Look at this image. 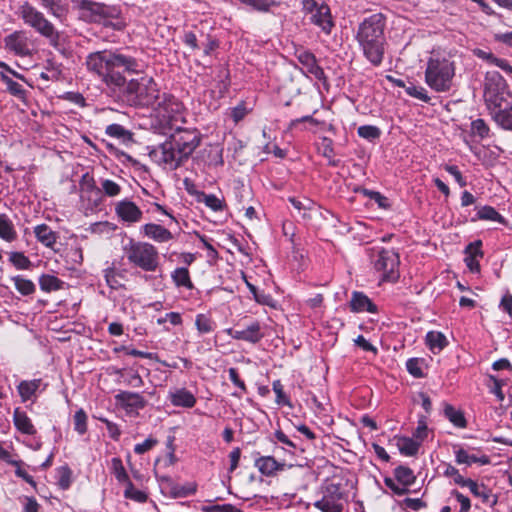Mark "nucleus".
Here are the masks:
<instances>
[{
	"instance_id": "12",
	"label": "nucleus",
	"mask_w": 512,
	"mask_h": 512,
	"mask_svg": "<svg viewBox=\"0 0 512 512\" xmlns=\"http://www.w3.org/2000/svg\"><path fill=\"white\" fill-rule=\"evenodd\" d=\"M115 400L128 414L137 412L146 406L145 399L135 392L121 391L115 395Z\"/></svg>"
},
{
	"instance_id": "27",
	"label": "nucleus",
	"mask_w": 512,
	"mask_h": 512,
	"mask_svg": "<svg viewBox=\"0 0 512 512\" xmlns=\"http://www.w3.org/2000/svg\"><path fill=\"white\" fill-rule=\"evenodd\" d=\"M42 385L41 379H33V380H23L21 381L18 386L17 390L21 397L22 402H26L28 400H31L40 386Z\"/></svg>"
},
{
	"instance_id": "8",
	"label": "nucleus",
	"mask_w": 512,
	"mask_h": 512,
	"mask_svg": "<svg viewBox=\"0 0 512 512\" xmlns=\"http://www.w3.org/2000/svg\"><path fill=\"white\" fill-rule=\"evenodd\" d=\"M371 262L376 271L381 273L383 280L396 281L399 277V255L393 249L380 248L375 250Z\"/></svg>"
},
{
	"instance_id": "5",
	"label": "nucleus",
	"mask_w": 512,
	"mask_h": 512,
	"mask_svg": "<svg viewBox=\"0 0 512 512\" xmlns=\"http://www.w3.org/2000/svg\"><path fill=\"white\" fill-rule=\"evenodd\" d=\"M455 64L445 56L433 55L426 65L425 83L434 91L443 93L452 88Z\"/></svg>"
},
{
	"instance_id": "64",
	"label": "nucleus",
	"mask_w": 512,
	"mask_h": 512,
	"mask_svg": "<svg viewBox=\"0 0 512 512\" xmlns=\"http://www.w3.org/2000/svg\"><path fill=\"white\" fill-rule=\"evenodd\" d=\"M451 494L460 503V506H461L460 512H468L470 510L471 502H470V499L467 496L463 495L462 493H460L457 490H453L451 492Z\"/></svg>"
},
{
	"instance_id": "45",
	"label": "nucleus",
	"mask_w": 512,
	"mask_h": 512,
	"mask_svg": "<svg viewBox=\"0 0 512 512\" xmlns=\"http://www.w3.org/2000/svg\"><path fill=\"white\" fill-rule=\"evenodd\" d=\"M357 133L361 138L373 141L380 137L381 130L377 126L362 125L357 129Z\"/></svg>"
},
{
	"instance_id": "30",
	"label": "nucleus",
	"mask_w": 512,
	"mask_h": 512,
	"mask_svg": "<svg viewBox=\"0 0 512 512\" xmlns=\"http://www.w3.org/2000/svg\"><path fill=\"white\" fill-rule=\"evenodd\" d=\"M194 248H197V253L204 251L206 258L209 263L216 260L218 253L214 247L201 235L194 232Z\"/></svg>"
},
{
	"instance_id": "34",
	"label": "nucleus",
	"mask_w": 512,
	"mask_h": 512,
	"mask_svg": "<svg viewBox=\"0 0 512 512\" xmlns=\"http://www.w3.org/2000/svg\"><path fill=\"white\" fill-rule=\"evenodd\" d=\"M64 282L54 275L43 274L39 278V286L44 292L57 291L63 288Z\"/></svg>"
},
{
	"instance_id": "41",
	"label": "nucleus",
	"mask_w": 512,
	"mask_h": 512,
	"mask_svg": "<svg viewBox=\"0 0 512 512\" xmlns=\"http://www.w3.org/2000/svg\"><path fill=\"white\" fill-rule=\"evenodd\" d=\"M106 134L110 137L120 139L122 141L130 140L131 133L126 130L122 125L119 124H110L106 127Z\"/></svg>"
},
{
	"instance_id": "2",
	"label": "nucleus",
	"mask_w": 512,
	"mask_h": 512,
	"mask_svg": "<svg viewBox=\"0 0 512 512\" xmlns=\"http://www.w3.org/2000/svg\"><path fill=\"white\" fill-rule=\"evenodd\" d=\"M384 17L373 14L359 25L357 40L367 60L374 66L381 64L384 56Z\"/></svg>"
},
{
	"instance_id": "60",
	"label": "nucleus",
	"mask_w": 512,
	"mask_h": 512,
	"mask_svg": "<svg viewBox=\"0 0 512 512\" xmlns=\"http://www.w3.org/2000/svg\"><path fill=\"white\" fill-rule=\"evenodd\" d=\"M203 512H233L234 507L231 504L214 505L211 503L204 504L200 507Z\"/></svg>"
},
{
	"instance_id": "20",
	"label": "nucleus",
	"mask_w": 512,
	"mask_h": 512,
	"mask_svg": "<svg viewBox=\"0 0 512 512\" xmlns=\"http://www.w3.org/2000/svg\"><path fill=\"white\" fill-rule=\"evenodd\" d=\"M298 61L306 68L307 72L316 79L321 80L324 77L323 69L317 64L314 54L309 51L301 50L297 53Z\"/></svg>"
},
{
	"instance_id": "7",
	"label": "nucleus",
	"mask_w": 512,
	"mask_h": 512,
	"mask_svg": "<svg viewBox=\"0 0 512 512\" xmlns=\"http://www.w3.org/2000/svg\"><path fill=\"white\" fill-rule=\"evenodd\" d=\"M124 254L129 263L144 271L154 272L159 266L158 251L150 243L131 240L124 247Z\"/></svg>"
},
{
	"instance_id": "14",
	"label": "nucleus",
	"mask_w": 512,
	"mask_h": 512,
	"mask_svg": "<svg viewBox=\"0 0 512 512\" xmlns=\"http://www.w3.org/2000/svg\"><path fill=\"white\" fill-rule=\"evenodd\" d=\"M228 334L235 340H243L252 344L258 343L264 334L261 331L259 322H252L250 325L243 329H229Z\"/></svg>"
},
{
	"instance_id": "43",
	"label": "nucleus",
	"mask_w": 512,
	"mask_h": 512,
	"mask_svg": "<svg viewBox=\"0 0 512 512\" xmlns=\"http://www.w3.org/2000/svg\"><path fill=\"white\" fill-rule=\"evenodd\" d=\"M195 324H196L197 330L200 333H210L216 327L215 323L206 314L197 315Z\"/></svg>"
},
{
	"instance_id": "3",
	"label": "nucleus",
	"mask_w": 512,
	"mask_h": 512,
	"mask_svg": "<svg viewBox=\"0 0 512 512\" xmlns=\"http://www.w3.org/2000/svg\"><path fill=\"white\" fill-rule=\"evenodd\" d=\"M192 154V145L190 140L185 136H177L172 134V141L165 142L150 151L151 160L158 165L169 166L171 169H177Z\"/></svg>"
},
{
	"instance_id": "48",
	"label": "nucleus",
	"mask_w": 512,
	"mask_h": 512,
	"mask_svg": "<svg viewBox=\"0 0 512 512\" xmlns=\"http://www.w3.org/2000/svg\"><path fill=\"white\" fill-rule=\"evenodd\" d=\"M405 91L409 96L419 99L423 102L428 103L430 101V97L428 96L426 89L422 86H416L411 83L409 86L405 87Z\"/></svg>"
},
{
	"instance_id": "59",
	"label": "nucleus",
	"mask_w": 512,
	"mask_h": 512,
	"mask_svg": "<svg viewBox=\"0 0 512 512\" xmlns=\"http://www.w3.org/2000/svg\"><path fill=\"white\" fill-rule=\"evenodd\" d=\"M444 475L446 477H452L454 482L457 484V485H460L462 486V484L465 482V480L467 478H464L460 473H459V470L456 469L454 466H452L451 464H447L446 467H445V470H444Z\"/></svg>"
},
{
	"instance_id": "58",
	"label": "nucleus",
	"mask_w": 512,
	"mask_h": 512,
	"mask_svg": "<svg viewBox=\"0 0 512 512\" xmlns=\"http://www.w3.org/2000/svg\"><path fill=\"white\" fill-rule=\"evenodd\" d=\"M289 202L293 205V207L298 210L299 212L303 211L302 216L306 217V211L311 209V206L313 205L312 201L309 199H304L303 201L300 199H297L295 197H290Z\"/></svg>"
},
{
	"instance_id": "47",
	"label": "nucleus",
	"mask_w": 512,
	"mask_h": 512,
	"mask_svg": "<svg viewBox=\"0 0 512 512\" xmlns=\"http://www.w3.org/2000/svg\"><path fill=\"white\" fill-rule=\"evenodd\" d=\"M272 388H273L274 393L276 394L275 401L278 405H283V406H288V407L292 406L290 399L284 393L283 385L280 380L273 381Z\"/></svg>"
},
{
	"instance_id": "21",
	"label": "nucleus",
	"mask_w": 512,
	"mask_h": 512,
	"mask_svg": "<svg viewBox=\"0 0 512 512\" xmlns=\"http://www.w3.org/2000/svg\"><path fill=\"white\" fill-rule=\"evenodd\" d=\"M41 6L54 18L63 21L69 11L67 0H39Z\"/></svg>"
},
{
	"instance_id": "40",
	"label": "nucleus",
	"mask_w": 512,
	"mask_h": 512,
	"mask_svg": "<svg viewBox=\"0 0 512 512\" xmlns=\"http://www.w3.org/2000/svg\"><path fill=\"white\" fill-rule=\"evenodd\" d=\"M16 290L22 295H30L35 291V284L22 276L12 277Z\"/></svg>"
},
{
	"instance_id": "9",
	"label": "nucleus",
	"mask_w": 512,
	"mask_h": 512,
	"mask_svg": "<svg viewBox=\"0 0 512 512\" xmlns=\"http://www.w3.org/2000/svg\"><path fill=\"white\" fill-rule=\"evenodd\" d=\"M484 98L487 106H499L500 102L507 101L510 97L507 83L497 71H489L485 76Z\"/></svg>"
},
{
	"instance_id": "6",
	"label": "nucleus",
	"mask_w": 512,
	"mask_h": 512,
	"mask_svg": "<svg viewBox=\"0 0 512 512\" xmlns=\"http://www.w3.org/2000/svg\"><path fill=\"white\" fill-rule=\"evenodd\" d=\"M153 108L158 117L175 131L174 134H177V136H182L181 133H185L187 136L190 135L188 129L182 126L186 123L184 107L174 96L163 93L159 96ZM187 138L189 139V137Z\"/></svg>"
},
{
	"instance_id": "38",
	"label": "nucleus",
	"mask_w": 512,
	"mask_h": 512,
	"mask_svg": "<svg viewBox=\"0 0 512 512\" xmlns=\"http://www.w3.org/2000/svg\"><path fill=\"white\" fill-rule=\"evenodd\" d=\"M111 472L120 483H128L130 481L129 476L123 466L122 460L118 457H114L111 460L110 465Z\"/></svg>"
},
{
	"instance_id": "33",
	"label": "nucleus",
	"mask_w": 512,
	"mask_h": 512,
	"mask_svg": "<svg viewBox=\"0 0 512 512\" xmlns=\"http://www.w3.org/2000/svg\"><path fill=\"white\" fill-rule=\"evenodd\" d=\"M476 217L480 220L498 222L502 225L507 224V220L494 207L488 205L479 208Z\"/></svg>"
},
{
	"instance_id": "24",
	"label": "nucleus",
	"mask_w": 512,
	"mask_h": 512,
	"mask_svg": "<svg viewBox=\"0 0 512 512\" xmlns=\"http://www.w3.org/2000/svg\"><path fill=\"white\" fill-rule=\"evenodd\" d=\"M34 234L36 239L44 246L48 248H53L56 244L59 235L57 232L53 231L48 225L41 224L37 225L34 228Z\"/></svg>"
},
{
	"instance_id": "28",
	"label": "nucleus",
	"mask_w": 512,
	"mask_h": 512,
	"mask_svg": "<svg viewBox=\"0 0 512 512\" xmlns=\"http://www.w3.org/2000/svg\"><path fill=\"white\" fill-rule=\"evenodd\" d=\"M194 199L199 203H204L212 211H221L224 208V200L214 194H206L202 191L194 190Z\"/></svg>"
},
{
	"instance_id": "36",
	"label": "nucleus",
	"mask_w": 512,
	"mask_h": 512,
	"mask_svg": "<svg viewBox=\"0 0 512 512\" xmlns=\"http://www.w3.org/2000/svg\"><path fill=\"white\" fill-rule=\"evenodd\" d=\"M394 475L396 480L407 488L416 480L413 470L406 466H398L394 470Z\"/></svg>"
},
{
	"instance_id": "44",
	"label": "nucleus",
	"mask_w": 512,
	"mask_h": 512,
	"mask_svg": "<svg viewBox=\"0 0 512 512\" xmlns=\"http://www.w3.org/2000/svg\"><path fill=\"white\" fill-rule=\"evenodd\" d=\"M241 3L252 7L260 12H268L270 8L277 5L275 0H239Z\"/></svg>"
},
{
	"instance_id": "29",
	"label": "nucleus",
	"mask_w": 512,
	"mask_h": 512,
	"mask_svg": "<svg viewBox=\"0 0 512 512\" xmlns=\"http://www.w3.org/2000/svg\"><path fill=\"white\" fill-rule=\"evenodd\" d=\"M168 398L174 406L192 407V394L184 388L170 390Z\"/></svg>"
},
{
	"instance_id": "16",
	"label": "nucleus",
	"mask_w": 512,
	"mask_h": 512,
	"mask_svg": "<svg viewBox=\"0 0 512 512\" xmlns=\"http://www.w3.org/2000/svg\"><path fill=\"white\" fill-rule=\"evenodd\" d=\"M116 213L123 221L130 223L138 222L142 217L141 210L129 200L120 201L116 205Z\"/></svg>"
},
{
	"instance_id": "54",
	"label": "nucleus",
	"mask_w": 512,
	"mask_h": 512,
	"mask_svg": "<svg viewBox=\"0 0 512 512\" xmlns=\"http://www.w3.org/2000/svg\"><path fill=\"white\" fill-rule=\"evenodd\" d=\"M489 380L493 383V386L490 388V392L494 394L499 401H503L505 396L502 391V387L505 385V381L503 379H499L493 375L489 376Z\"/></svg>"
},
{
	"instance_id": "18",
	"label": "nucleus",
	"mask_w": 512,
	"mask_h": 512,
	"mask_svg": "<svg viewBox=\"0 0 512 512\" xmlns=\"http://www.w3.org/2000/svg\"><path fill=\"white\" fill-rule=\"evenodd\" d=\"M255 467L265 476H273L286 467L284 462L277 461L273 456H261L255 459Z\"/></svg>"
},
{
	"instance_id": "11",
	"label": "nucleus",
	"mask_w": 512,
	"mask_h": 512,
	"mask_svg": "<svg viewBox=\"0 0 512 512\" xmlns=\"http://www.w3.org/2000/svg\"><path fill=\"white\" fill-rule=\"evenodd\" d=\"M5 48L17 56L32 55L31 43L27 33L23 30L14 31L4 38Z\"/></svg>"
},
{
	"instance_id": "62",
	"label": "nucleus",
	"mask_w": 512,
	"mask_h": 512,
	"mask_svg": "<svg viewBox=\"0 0 512 512\" xmlns=\"http://www.w3.org/2000/svg\"><path fill=\"white\" fill-rule=\"evenodd\" d=\"M157 444V440L149 437L144 442L136 444L134 447V452L136 454H144L145 452L151 450Z\"/></svg>"
},
{
	"instance_id": "55",
	"label": "nucleus",
	"mask_w": 512,
	"mask_h": 512,
	"mask_svg": "<svg viewBox=\"0 0 512 512\" xmlns=\"http://www.w3.org/2000/svg\"><path fill=\"white\" fill-rule=\"evenodd\" d=\"M249 113L244 102H240L237 106L230 109L229 115L235 123L240 122Z\"/></svg>"
},
{
	"instance_id": "32",
	"label": "nucleus",
	"mask_w": 512,
	"mask_h": 512,
	"mask_svg": "<svg viewBox=\"0 0 512 512\" xmlns=\"http://www.w3.org/2000/svg\"><path fill=\"white\" fill-rule=\"evenodd\" d=\"M420 442L415 438L401 437L397 440V447L401 454L405 456H414L417 454Z\"/></svg>"
},
{
	"instance_id": "19",
	"label": "nucleus",
	"mask_w": 512,
	"mask_h": 512,
	"mask_svg": "<svg viewBox=\"0 0 512 512\" xmlns=\"http://www.w3.org/2000/svg\"><path fill=\"white\" fill-rule=\"evenodd\" d=\"M350 310L354 313H375L377 307L363 292L354 291L350 300Z\"/></svg>"
},
{
	"instance_id": "46",
	"label": "nucleus",
	"mask_w": 512,
	"mask_h": 512,
	"mask_svg": "<svg viewBox=\"0 0 512 512\" xmlns=\"http://www.w3.org/2000/svg\"><path fill=\"white\" fill-rule=\"evenodd\" d=\"M172 278L177 286L191 287L189 270L185 267L177 268L172 273Z\"/></svg>"
},
{
	"instance_id": "50",
	"label": "nucleus",
	"mask_w": 512,
	"mask_h": 512,
	"mask_svg": "<svg viewBox=\"0 0 512 512\" xmlns=\"http://www.w3.org/2000/svg\"><path fill=\"white\" fill-rule=\"evenodd\" d=\"M74 428L81 435L87 431V415L83 409L74 414Z\"/></svg>"
},
{
	"instance_id": "63",
	"label": "nucleus",
	"mask_w": 512,
	"mask_h": 512,
	"mask_svg": "<svg viewBox=\"0 0 512 512\" xmlns=\"http://www.w3.org/2000/svg\"><path fill=\"white\" fill-rule=\"evenodd\" d=\"M104 277L108 286L112 289H117L120 286L118 275L114 269L108 268L104 271Z\"/></svg>"
},
{
	"instance_id": "17",
	"label": "nucleus",
	"mask_w": 512,
	"mask_h": 512,
	"mask_svg": "<svg viewBox=\"0 0 512 512\" xmlns=\"http://www.w3.org/2000/svg\"><path fill=\"white\" fill-rule=\"evenodd\" d=\"M223 149L220 144H209L199 154L198 161L208 166H217L223 164Z\"/></svg>"
},
{
	"instance_id": "26",
	"label": "nucleus",
	"mask_w": 512,
	"mask_h": 512,
	"mask_svg": "<svg viewBox=\"0 0 512 512\" xmlns=\"http://www.w3.org/2000/svg\"><path fill=\"white\" fill-rule=\"evenodd\" d=\"M18 238V233L13 221L4 213H0V239L12 243Z\"/></svg>"
},
{
	"instance_id": "57",
	"label": "nucleus",
	"mask_w": 512,
	"mask_h": 512,
	"mask_svg": "<svg viewBox=\"0 0 512 512\" xmlns=\"http://www.w3.org/2000/svg\"><path fill=\"white\" fill-rule=\"evenodd\" d=\"M421 364L418 358H410L406 362V368L411 375L419 378L423 376Z\"/></svg>"
},
{
	"instance_id": "10",
	"label": "nucleus",
	"mask_w": 512,
	"mask_h": 512,
	"mask_svg": "<svg viewBox=\"0 0 512 512\" xmlns=\"http://www.w3.org/2000/svg\"><path fill=\"white\" fill-rule=\"evenodd\" d=\"M345 496L340 484H327L323 497L314 503V507L322 512H343Z\"/></svg>"
},
{
	"instance_id": "51",
	"label": "nucleus",
	"mask_w": 512,
	"mask_h": 512,
	"mask_svg": "<svg viewBox=\"0 0 512 512\" xmlns=\"http://www.w3.org/2000/svg\"><path fill=\"white\" fill-rule=\"evenodd\" d=\"M80 7L83 10L91 11L95 15H105L106 6L100 3H96L90 0H82Z\"/></svg>"
},
{
	"instance_id": "15",
	"label": "nucleus",
	"mask_w": 512,
	"mask_h": 512,
	"mask_svg": "<svg viewBox=\"0 0 512 512\" xmlns=\"http://www.w3.org/2000/svg\"><path fill=\"white\" fill-rule=\"evenodd\" d=\"M311 21L320 27L321 30L327 35L331 33V30L334 26L330 8L326 4H321L315 9V11L312 13Z\"/></svg>"
},
{
	"instance_id": "13",
	"label": "nucleus",
	"mask_w": 512,
	"mask_h": 512,
	"mask_svg": "<svg viewBox=\"0 0 512 512\" xmlns=\"http://www.w3.org/2000/svg\"><path fill=\"white\" fill-rule=\"evenodd\" d=\"M494 121L505 130H512V103L507 101L500 102L499 106H488Z\"/></svg>"
},
{
	"instance_id": "23",
	"label": "nucleus",
	"mask_w": 512,
	"mask_h": 512,
	"mask_svg": "<svg viewBox=\"0 0 512 512\" xmlns=\"http://www.w3.org/2000/svg\"><path fill=\"white\" fill-rule=\"evenodd\" d=\"M143 232L148 238L160 243L167 242L173 238L172 233L159 224H145Z\"/></svg>"
},
{
	"instance_id": "4",
	"label": "nucleus",
	"mask_w": 512,
	"mask_h": 512,
	"mask_svg": "<svg viewBox=\"0 0 512 512\" xmlns=\"http://www.w3.org/2000/svg\"><path fill=\"white\" fill-rule=\"evenodd\" d=\"M17 16L23 23L48 40L55 49L61 46V33L54 24L30 2L24 1L17 9Z\"/></svg>"
},
{
	"instance_id": "25",
	"label": "nucleus",
	"mask_w": 512,
	"mask_h": 512,
	"mask_svg": "<svg viewBox=\"0 0 512 512\" xmlns=\"http://www.w3.org/2000/svg\"><path fill=\"white\" fill-rule=\"evenodd\" d=\"M13 421L14 425L23 434L34 435L36 434V429L28 417L26 412L20 410V408H16L13 413Z\"/></svg>"
},
{
	"instance_id": "39",
	"label": "nucleus",
	"mask_w": 512,
	"mask_h": 512,
	"mask_svg": "<svg viewBox=\"0 0 512 512\" xmlns=\"http://www.w3.org/2000/svg\"><path fill=\"white\" fill-rule=\"evenodd\" d=\"M1 80L6 84L7 90L10 94L14 95L19 99H24L25 89L21 84L14 81L4 73H0Z\"/></svg>"
},
{
	"instance_id": "52",
	"label": "nucleus",
	"mask_w": 512,
	"mask_h": 512,
	"mask_svg": "<svg viewBox=\"0 0 512 512\" xmlns=\"http://www.w3.org/2000/svg\"><path fill=\"white\" fill-rule=\"evenodd\" d=\"M59 472V480L58 485L63 490H66L71 485V477H72V471L68 466H62L58 470Z\"/></svg>"
},
{
	"instance_id": "61",
	"label": "nucleus",
	"mask_w": 512,
	"mask_h": 512,
	"mask_svg": "<svg viewBox=\"0 0 512 512\" xmlns=\"http://www.w3.org/2000/svg\"><path fill=\"white\" fill-rule=\"evenodd\" d=\"M384 483L396 495L401 496V495H404V494H406L408 492V488L407 487L403 486L400 483L399 484L396 483V481L394 479H392V478L386 477L384 479Z\"/></svg>"
},
{
	"instance_id": "42",
	"label": "nucleus",
	"mask_w": 512,
	"mask_h": 512,
	"mask_svg": "<svg viewBox=\"0 0 512 512\" xmlns=\"http://www.w3.org/2000/svg\"><path fill=\"white\" fill-rule=\"evenodd\" d=\"M124 496L127 499L134 500L138 503H144L147 500V494L143 491L136 489L131 481L126 483V489L124 491Z\"/></svg>"
},
{
	"instance_id": "22",
	"label": "nucleus",
	"mask_w": 512,
	"mask_h": 512,
	"mask_svg": "<svg viewBox=\"0 0 512 512\" xmlns=\"http://www.w3.org/2000/svg\"><path fill=\"white\" fill-rule=\"evenodd\" d=\"M455 460L458 464H466L468 466L477 463L480 465H487L490 463V458L482 454L480 456L476 454H470L463 448L454 447Z\"/></svg>"
},
{
	"instance_id": "1",
	"label": "nucleus",
	"mask_w": 512,
	"mask_h": 512,
	"mask_svg": "<svg viewBox=\"0 0 512 512\" xmlns=\"http://www.w3.org/2000/svg\"><path fill=\"white\" fill-rule=\"evenodd\" d=\"M87 70L97 76L111 95L130 106H152L160 94L151 77L127 79L137 71L135 59L103 50L90 53L86 58Z\"/></svg>"
},
{
	"instance_id": "31",
	"label": "nucleus",
	"mask_w": 512,
	"mask_h": 512,
	"mask_svg": "<svg viewBox=\"0 0 512 512\" xmlns=\"http://www.w3.org/2000/svg\"><path fill=\"white\" fill-rule=\"evenodd\" d=\"M426 344L433 353H439L448 344L445 335L438 331H430L426 335Z\"/></svg>"
},
{
	"instance_id": "53",
	"label": "nucleus",
	"mask_w": 512,
	"mask_h": 512,
	"mask_svg": "<svg viewBox=\"0 0 512 512\" xmlns=\"http://www.w3.org/2000/svg\"><path fill=\"white\" fill-rule=\"evenodd\" d=\"M471 131L474 135L479 136L480 138H485L488 136L489 127L483 119H476L471 123Z\"/></svg>"
},
{
	"instance_id": "37",
	"label": "nucleus",
	"mask_w": 512,
	"mask_h": 512,
	"mask_svg": "<svg viewBox=\"0 0 512 512\" xmlns=\"http://www.w3.org/2000/svg\"><path fill=\"white\" fill-rule=\"evenodd\" d=\"M9 261L18 270H28L32 266V262L23 252H10Z\"/></svg>"
},
{
	"instance_id": "49",
	"label": "nucleus",
	"mask_w": 512,
	"mask_h": 512,
	"mask_svg": "<svg viewBox=\"0 0 512 512\" xmlns=\"http://www.w3.org/2000/svg\"><path fill=\"white\" fill-rule=\"evenodd\" d=\"M246 283L256 302L263 305H271L272 297L269 294H266L263 291H259L256 286L249 282Z\"/></svg>"
},
{
	"instance_id": "56",
	"label": "nucleus",
	"mask_w": 512,
	"mask_h": 512,
	"mask_svg": "<svg viewBox=\"0 0 512 512\" xmlns=\"http://www.w3.org/2000/svg\"><path fill=\"white\" fill-rule=\"evenodd\" d=\"M102 190L105 195L109 197H115L120 194L121 187L114 181L105 179L101 182Z\"/></svg>"
},
{
	"instance_id": "35",
	"label": "nucleus",
	"mask_w": 512,
	"mask_h": 512,
	"mask_svg": "<svg viewBox=\"0 0 512 512\" xmlns=\"http://www.w3.org/2000/svg\"><path fill=\"white\" fill-rule=\"evenodd\" d=\"M444 415L454 426L458 428H465L467 425L462 411L455 409L452 405L445 406Z\"/></svg>"
}]
</instances>
